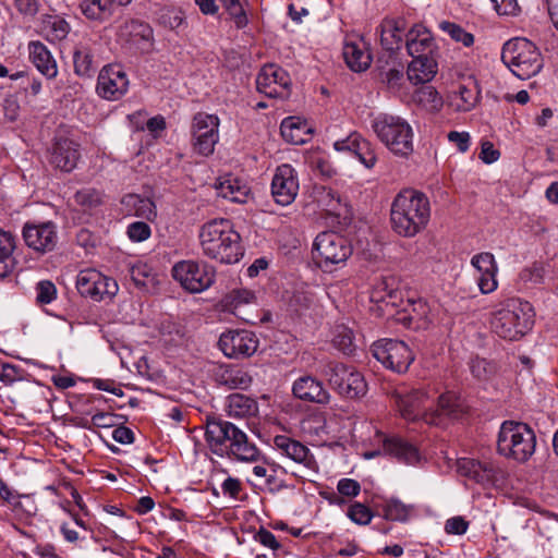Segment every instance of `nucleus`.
<instances>
[{
	"label": "nucleus",
	"mask_w": 558,
	"mask_h": 558,
	"mask_svg": "<svg viewBox=\"0 0 558 558\" xmlns=\"http://www.w3.org/2000/svg\"><path fill=\"white\" fill-rule=\"evenodd\" d=\"M436 391L426 388H416L407 391H397L393 395L396 405L402 418L408 422H424L428 425H442L446 420H456L462 413L460 400L452 392H445L437 397Z\"/></svg>",
	"instance_id": "f257e3e1"
},
{
	"label": "nucleus",
	"mask_w": 558,
	"mask_h": 558,
	"mask_svg": "<svg viewBox=\"0 0 558 558\" xmlns=\"http://www.w3.org/2000/svg\"><path fill=\"white\" fill-rule=\"evenodd\" d=\"M205 440L213 453L242 462H256L260 451L247 435L233 423L216 416L206 418Z\"/></svg>",
	"instance_id": "f03ea898"
},
{
	"label": "nucleus",
	"mask_w": 558,
	"mask_h": 558,
	"mask_svg": "<svg viewBox=\"0 0 558 558\" xmlns=\"http://www.w3.org/2000/svg\"><path fill=\"white\" fill-rule=\"evenodd\" d=\"M430 203L426 194L413 189L399 192L390 207V223L393 232L402 238H414L430 219Z\"/></svg>",
	"instance_id": "7ed1b4c3"
},
{
	"label": "nucleus",
	"mask_w": 558,
	"mask_h": 558,
	"mask_svg": "<svg viewBox=\"0 0 558 558\" xmlns=\"http://www.w3.org/2000/svg\"><path fill=\"white\" fill-rule=\"evenodd\" d=\"M204 255L222 264H235L243 256L241 236L229 219H213L201 228Z\"/></svg>",
	"instance_id": "20e7f679"
},
{
	"label": "nucleus",
	"mask_w": 558,
	"mask_h": 558,
	"mask_svg": "<svg viewBox=\"0 0 558 558\" xmlns=\"http://www.w3.org/2000/svg\"><path fill=\"white\" fill-rule=\"evenodd\" d=\"M534 311L527 301L508 299L492 313L490 328L500 338L518 340L532 328Z\"/></svg>",
	"instance_id": "39448f33"
},
{
	"label": "nucleus",
	"mask_w": 558,
	"mask_h": 558,
	"mask_svg": "<svg viewBox=\"0 0 558 558\" xmlns=\"http://www.w3.org/2000/svg\"><path fill=\"white\" fill-rule=\"evenodd\" d=\"M501 60L520 80H529L543 69L538 48L523 37H515L504 44Z\"/></svg>",
	"instance_id": "423d86ee"
},
{
	"label": "nucleus",
	"mask_w": 558,
	"mask_h": 558,
	"mask_svg": "<svg viewBox=\"0 0 558 558\" xmlns=\"http://www.w3.org/2000/svg\"><path fill=\"white\" fill-rule=\"evenodd\" d=\"M536 437L525 423L505 421L497 437L499 454L519 462L527 461L535 452Z\"/></svg>",
	"instance_id": "0eeeda50"
},
{
	"label": "nucleus",
	"mask_w": 558,
	"mask_h": 558,
	"mask_svg": "<svg viewBox=\"0 0 558 558\" xmlns=\"http://www.w3.org/2000/svg\"><path fill=\"white\" fill-rule=\"evenodd\" d=\"M372 128L379 141L396 156L408 157L413 151V130L398 116L379 114Z\"/></svg>",
	"instance_id": "6e6552de"
},
{
	"label": "nucleus",
	"mask_w": 558,
	"mask_h": 558,
	"mask_svg": "<svg viewBox=\"0 0 558 558\" xmlns=\"http://www.w3.org/2000/svg\"><path fill=\"white\" fill-rule=\"evenodd\" d=\"M352 252L350 241L335 231L319 233L313 243V257L323 268L344 264Z\"/></svg>",
	"instance_id": "1a4fd4ad"
},
{
	"label": "nucleus",
	"mask_w": 558,
	"mask_h": 558,
	"mask_svg": "<svg viewBox=\"0 0 558 558\" xmlns=\"http://www.w3.org/2000/svg\"><path fill=\"white\" fill-rule=\"evenodd\" d=\"M76 289L82 296L90 298L95 302H110L117 295L119 286L114 279L88 268L78 272Z\"/></svg>",
	"instance_id": "9d476101"
},
{
	"label": "nucleus",
	"mask_w": 558,
	"mask_h": 558,
	"mask_svg": "<svg viewBox=\"0 0 558 558\" xmlns=\"http://www.w3.org/2000/svg\"><path fill=\"white\" fill-rule=\"evenodd\" d=\"M372 352L386 368L399 374L407 372L414 360L411 349L401 340L380 339L373 343Z\"/></svg>",
	"instance_id": "9b49d317"
},
{
	"label": "nucleus",
	"mask_w": 558,
	"mask_h": 558,
	"mask_svg": "<svg viewBox=\"0 0 558 558\" xmlns=\"http://www.w3.org/2000/svg\"><path fill=\"white\" fill-rule=\"evenodd\" d=\"M191 135L194 153L204 157L211 155L219 141V118L205 112L196 113L192 121Z\"/></svg>",
	"instance_id": "f8f14e48"
},
{
	"label": "nucleus",
	"mask_w": 558,
	"mask_h": 558,
	"mask_svg": "<svg viewBox=\"0 0 558 558\" xmlns=\"http://www.w3.org/2000/svg\"><path fill=\"white\" fill-rule=\"evenodd\" d=\"M172 276L185 290L192 293L206 290L215 280V271L211 267L193 260L177 263L172 268Z\"/></svg>",
	"instance_id": "ddd939ff"
},
{
	"label": "nucleus",
	"mask_w": 558,
	"mask_h": 558,
	"mask_svg": "<svg viewBox=\"0 0 558 558\" xmlns=\"http://www.w3.org/2000/svg\"><path fill=\"white\" fill-rule=\"evenodd\" d=\"M290 86L288 72L276 64L264 65L256 77L257 90L270 98H288Z\"/></svg>",
	"instance_id": "4468645a"
},
{
	"label": "nucleus",
	"mask_w": 558,
	"mask_h": 558,
	"mask_svg": "<svg viewBox=\"0 0 558 558\" xmlns=\"http://www.w3.org/2000/svg\"><path fill=\"white\" fill-rule=\"evenodd\" d=\"M218 345L227 357L242 359L256 352L258 339L248 330H228L221 333Z\"/></svg>",
	"instance_id": "2eb2a0df"
},
{
	"label": "nucleus",
	"mask_w": 558,
	"mask_h": 558,
	"mask_svg": "<svg viewBox=\"0 0 558 558\" xmlns=\"http://www.w3.org/2000/svg\"><path fill=\"white\" fill-rule=\"evenodd\" d=\"M299 189L296 170L289 163L278 166L271 180V195L275 202L281 206L292 204Z\"/></svg>",
	"instance_id": "dca6fc26"
},
{
	"label": "nucleus",
	"mask_w": 558,
	"mask_h": 558,
	"mask_svg": "<svg viewBox=\"0 0 558 558\" xmlns=\"http://www.w3.org/2000/svg\"><path fill=\"white\" fill-rule=\"evenodd\" d=\"M97 93L107 100H118L129 89V78L121 65L108 64L104 66L97 78Z\"/></svg>",
	"instance_id": "f3484780"
},
{
	"label": "nucleus",
	"mask_w": 558,
	"mask_h": 558,
	"mask_svg": "<svg viewBox=\"0 0 558 558\" xmlns=\"http://www.w3.org/2000/svg\"><path fill=\"white\" fill-rule=\"evenodd\" d=\"M25 244L40 253L50 252L54 248L58 234L56 226L48 221L43 223L26 222L22 230Z\"/></svg>",
	"instance_id": "a211bd4d"
},
{
	"label": "nucleus",
	"mask_w": 558,
	"mask_h": 558,
	"mask_svg": "<svg viewBox=\"0 0 558 558\" xmlns=\"http://www.w3.org/2000/svg\"><path fill=\"white\" fill-rule=\"evenodd\" d=\"M333 148L353 155L367 169H372L377 161L373 145L357 132H351L345 138L336 141Z\"/></svg>",
	"instance_id": "6ab92c4d"
},
{
	"label": "nucleus",
	"mask_w": 558,
	"mask_h": 558,
	"mask_svg": "<svg viewBox=\"0 0 558 558\" xmlns=\"http://www.w3.org/2000/svg\"><path fill=\"white\" fill-rule=\"evenodd\" d=\"M274 447L284 457L311 471L318 469L316 459L311 450L300 442L286 435H277L274 438Z\"/></svg>",
	"instance_id": "aec40b11"
},
{
	"label": "nucleus",
	"mask_w": 558,
	"mask_h": 558,
	"mask_svg": "<svg viewBox=\"0 0 558 558\" xmlns=\"http://www.w3.org/2000/svg\"><path fill=\"white\" fill-rule=\"evenodd\" d=\"M342 53L347 65L354 72L365 71L372 63L366 43L357 36L345 37Z\"/></svg>",
	"instance_id": "412c9836"
},
{
	"label": "nucleus",
	"mask_w": 558,
	"mask_h": 558,
	"mask_svg": "<svg viewBox=\"0 0 558 558\" xmlns=\"http://www.w3.org/2000/svg\"><path fill=\"white\" fill-rule=\"evenodd\" d=\"M80 145L66 137L56 140L50 162L64 172H71L77 165L80 159Z\"/></svg>",
	"instance_id": "4be33fe9"
},
{
	"label": "nucleus",
	"mask_w": 558,
	"mask_h": 558,
	"mask_svg": "<svg viewBox=\"0 0 558 558\" xmlns=\"http://www.w3.org/2000/svg\"><path fill=\"white\" fill-rule=\"evenodd\" d=\"M292 392L295 398L306 402L327 404L330 401V393L324 388L323 383L312 376L298 378L293 383Z\"/></svg>",
	"instance_id": "5701e85b"
},
{
	"label": "nucleus",
	"mask_w": 558,
	"mask_h": 558,
	"mask_svg": "<svg viewBox=\"0 0 558 558\" xmlns=\"http://www.w3.org/2000/svg\"><path fill=\"white\" fill-rule=\"evenodd\" d=\"M215 189L220 197L236 204H245L251 195L248 184L232 174L218 178Z\"/></svg>",
	"instance_id": "b1692460"
},
{
	"label": "nucleus",
	"mask_w": 558,
	"mask_h": 558,
	"mask_svg": "<svg viewBox=\"0 0 558 558\" xmlns=\"http://www.w3.org/2000/svg\"><path fill=\"white\" fill-rule=\"evenodd\" d=\"M434 48V39L423 25H414L408 32L407 50L412 58L433 57Z\"/></svg>",
	"instance_id": "393cba45"
},
{
	"label": "nucleus",
	"mask_w": 558,
	"mask_h": 558,
	"mask_svg": "<svg viewBox=\"0 0 558 558\" xmlns=\"http://www.w3.org/2000/svg\"><path fill=\"white\" fill-rule=\"evenodd\" d=\"M383 449L386 453L405 464H416L421 460L418 449L400 437L386 438L383 442Z\"/></svg>",
	"instance_id": "a878e982"
},
{
	"label": "nucleus",
	"mask_w": 558,
	"mask_h": 558,
	"mask_svg": "<svg viewBox=\"0 0 558 558\" xmlns=\"http://www.w3.org/2000/svg\"><path fill=\"white\" fill-rule=\"evenodd\" d=\"M480 88L476 81L469 77L459 84L458 89L451 98V105L457 111L468 112L472 110L480 100Z\"/></svg>",
	"instance_id": "bb28decb"
},
{
	"label": "nucleus",
	"mask_w": 558,
	"mask_h": 558,
	"mask_svg": "<svg viewBox=\"0 0 558 558\" xmlns=\"http://www.w3.org/2000/svg\"><path fill=\"white\" fill-rule=\"evenodd\" d=\"M215 379L229 389H246L252 384V377L246 371L230 365L219 366L215 373Z\"/></svg>",
	"instance_id": "cd10ccee"
},
{
	"label": "nucleus",
	"mask_w": 558,
	"mask_h": 558,
	"mask_svg": "<svg viewBox=\"0 0 558 558\" xmlns=\"http://www.w3.org/2000/svg\"><path fill=\"white\" fill-rule=\"evenodd\" d=\"M457 471L475 483L485 484L494 477V469L488 463H482L474 459L461 458L457 462Z\"/></svg>",
	"instance_id": "c85d7f7f"
},
{
	"label": "nucleus",
	"mask_w": 558,
	"mask_h": 558,
	"mask_svg": "<svg viewBox=\"0 0 558 558\" xmlns=\"http://www.w3.org/2000/svg\"><path fill=\"white\" fill-rule=\"evenodd\" d=\"M437 68L434 57L413 58L408 65V80L415 85L427 83L435 77Z\"/></svg>",
	"instance_id": "c756f323"
},
{
	"label": "nucleus",
	"mask_w": 558,
	"mask_h": 558,
	"mask_svg": "<svg viewBox=\"0 0 558 558\" xmlns=\"http://www.w3.org/2000/svg\"><path fill=\"white\" fill-rule=\"evenodd\" d=\"M28 48L36 69L47 78H53L58 73L57 62L47 47L40 41H32Z\"/></svg>",
	"instance_id": "7c9ffc66"
},
{
	"label": "nucleus",
	"mask_w": 558,
	"mask_h": 558,
	"mask_svg": "<svg viewBox=\"0 0 558 558\" xmlns=\"http://www.w3.org/2000/svg\"><path fill=\"white\" fill-rule=\"evenodd\" d=\"M120 36L131 45L144 48L150 45L153 29L147 23L131 20L121 27Z\"/></svg>",
	"instance_id": "2f4dec72"
},
{
	"label": "nucleus",
	"mask_w": 558,
	"mask_h": 558,
	"mask_svg": "<svg viewBox=\"0 0 558 558\" xmlns=\"http://www.w3.org/2000/svg\"><path fill=\"white\" fill-rule=\"evenodd\" d=\"M16 247L15 236L0 228V279L8 277L15 268L13 256Z\"/></svg>",
	"instance_id": "473e14b6"
},
{
	"label": "nucleus",
	"mask_w": 558,
	"mask_h": 558,
	"mask_svg": "<svg viewBox=\"0 0 558 558\" xmlns=\"http://www.w3.org/2000/svg\"><path fill=\"white\" fill-rule=\"evenodd\" d=\"M282 137L293 145H301L307 142L310 129L307 124L295 117L284 118L280 125Z\"/></svg>",
	"instance_id": "72a5a7b5"
},
{
	"label": "nucleus",
	"mask_w": 558,
	"mask_h": 558,
	"mask_svg": "<svg viewBox=\"0 0 558 558\" xmlns=\"http://www.w3.org/2000/svg\"><path fill=\"white\" fill-rule=\"evenodd\" d=\"M73 63L74 72L78 76L92 77L96 72L94 52L87 44L80 43L75 46Z\"/></svg>",
	"instance_id": "f704fd0d"
},
{
	"label": "nucleus",
	"mask_w": 558,
	"mask_h": 558,
	"mask_svg": "<svg viewBox=\"0 0 558 558\" xmlns=\"http://www.w3.org/2000/svg\"><path fill=\"white\" fill-rule=\"evenodd\" d=\"M70 24L60 15H44L41 20V33L50 41H61L70 33Z\"/></svg>",
	"instance_id": "c9c22d12"
},
{
	"label": "nucleus",
	"mask_w": 558,
	"mask_h": 558,
	"mask_svg": "<svg viewBox=\"0 0 558 558\" xmlns=\"http://www.w3.org/2000/svg\"><path fill=\"white\" fill-rule=\"evenodd\" d=\"M257 410V404L254 399L241 395L233 393L228 397L227 412L231 417H246L254 414Z\"/></svg>",
	"instance_id": "e433bc0d"
},
{
	"label": "nucleus",
	"mask_w": 558,
	"mask_h": 558,
	"mask_svg": "<svg viewBox=\"0 0 558 558\" xmlns=\"http://www.w3.org/2000/svg\"><path fill=\"white\" fill-rule=\"evenodd\" d=\"M380 43L388 51L400 49L402 43V27L395 20H385L380 24Z\"/></svg>",
	"instance_id": "4c0bfd02"
},
{
	"label": "nucleus",
	"mask_w": 558,
	"mask_h": 558,
	"mask_svg": "<svg viewBox=\"0 0 558 558\" xmlns=\"http://www.w3.org/2000/svg\"><path fill=\"white\" fill-rule=\"evenodd\" d=\"M81 10L88 20L97 22L108 21L113 13L110 0H83Z\"/></svg>",
	"instance_id": "58836bf2"
},
{
	"label": "nucleus",
	"mask_w": 558,
	"mask_h": 558,
	"mask_svg": "<svg viewBox=\"0 0 558 558\" xmlns=\"http://www.w3.org/2000/svg\"><path fill=\"white\" fill-rule=\"evenodd\" d=\"M366 389L367 386L363 375L352 367L344 383L336 391L345 398L354 399L364 396Z\"/></svg>",
	"instance_id": "ea45409f"
},
{
	"label": "nucleus",
	"mask_w": 558,
	"mask_h": 558,
	"mask_svg": "<svg viewBox=\"0 0 558 558\" xmlns=\"http://www.w3.org/2000/svg\"><path fill=\"white\" fill-rule=\"evenodd\" d=\"M122 203L130 207L135 216L153 220L157 216L156 206L150 198L136 194H129L123 197Z\"/></svg>",
	"instance_id": "a19ab883"
},
{
	"label": "nucleus",
	"mask_w": 558,
	"mask_h": 558,
	"mask_svg": "<svg viewBox=\"0 0 558 558\" xmlns=\"http://www.w3.org/2000/svg\"><path fill=\"white\" fill-rule=\"evenodd\" d=\"M80 412L92 416L90 420L82 417L77 423L78 426L86 429H92V427L110 428L117 425L119 418V415L110 412L99 411L93 413L90 410H80Z\"/></svg>",
	"instance_id": "79ce46f5"
},
{
	"label": "nucleus",
	"mask_w": 558,
	"mask_h": 558,
	"mask_svg": "<svg viewBox=\"0 0 558 558\" xmlns=\"http://www.w3.org/2000/svg\"><path fill=\"white\" fill-rule=\"evenodd\" d=\"M352 367L342 363L330 361L320 367V375L325 377L332 389L344 383Z\"/></svg>",
	"instance_id": "37998d69"
},
{
	"label": "nucleus",
	"mask_w": 558,
	"mask_h": 558,
	"mask_svg": "<svg viewBox=\"0 0 558 558\" xmlns=\"http://www.w3.org/2000/svg\"><path fill=\"white\" fill-rule=\"evenodd\" d=\"M392 286V278L380 279L372 290L371 300L387 305H396L395 300L398 298L399 292Z\"/></svg>",
	"instance_id": "c03bdc74"
},
{
	"label": "nucleus",
	"mask_w": 558,
	"mask_h": 558,
	"mask_svg": "<svg viewBox=\"0 0 558 558\" xmlns=\"http://www.w3.org/2000/svg\"><path fill=\"white\" fill-rule=\"evenodd\" d=\"M415 101L429 112H437L442 108L444 100L433 86H424L414 95Z\"/></svg>",
	"instance_id": "a18cd8bd"
},
{
	"label": "nucleus",
	"mask_w": 558,
	"mask_h": 558,
	"mask_svg": "<svg viewBox=\"0 0 558 558\" xmlns=\"http://www.w3.org/2000/svg\"><path fill=\"white\" fill-rule=\"evenodd\" d=\"M223 302L233 314L238 315L236 311L241 306L256 302V295L245 288L233 289L225 296Z\"/></svg>",
	"instance_id": "49530a36"
},
{
	"label": "nucleus",
	"mask_w": 558,
	"mask_h": 558,
	"mask_svg": "<svg viewBox=\"0 0 558 558\" xmlns=\"http://www.w3.org/2000/svg\"><path fill=\"white\" fill-rule=\"evenodd\" d=\"M413 508L407 506L398 499H390L384 507V515L387 520L391 521H407Z\"/></svg>",
	"instance_id": "de8ad7c7"
},
{
	"label": "nucleus",
	"mask_w": 558,
	"mask_h": 558,
	"mask_svg": "<svg viewBox=\"0 0 558 558\" xmlns=\"http://www.w3.org/2000/svg\"><path fill=\"white\" fill-rule=\"evenodd\" d=\"M74 201L84 209H92L101 204V193L93 187H84L74 194Z\"/></svg>",
	"instance_id": "09e8293b"
},
{
	"label": "nucleus",
	"mask_w": 558,
	"mask_h": 558,
	"mask_svg": "<svg viewBox=\"0 0 558 558\" xmlns=\"http://www.w3.org/2000/svg\"><path fill=\"white\" fill-rule=\"evenodd\" d=\"M410 306L412 310L409 312V318L410 320L415 322V328H427L432 323L428 305L418 300L413 302Z\"/></svg>",
	"instance_id": "8fccbe9b"
},
{
	"label": "nucleus",
	"mask_w": 558,
	"mask_h": 558,
	"mask_svg": "<svg viewBox=\"0 0 558 558\" xmlns=\"http://www.w3.org/2000/svg\"><path fill=\"white\" fill-rule=\"evenodd\" d=\"M440 28L446 32L453 40L462 43L465 47L473 44L474 37L471 33L465 32L460 25L444 21L440 23Z\"/></svg>",
	"instance_id": "3c124183"
},
{
	"label": "nucleus",
	"mask_w": 558,
	"mask_h": 558,
	"mask_svg": "<svg viewBox=\"0 0 558 558\" xmlns=\"http://www.w3.org/2000/svg\"><path fill=\"white\" fill-rule=\"evenodd\" d=\"M36 301L40 305L50 304L57 299V288L50 280H41L36 287Z\"/></svg>",
	"instance_id": "603ef678"
},
{
	"label": "nucleus",
	"mask_w": 558,
	"mask_h": 558,
	"mask_svg": "<svg viewBox=\"0 0 558 558\" xmlns=\"http://www.w3.org/2000/svg\"><path fill=\"white\" fill-rule=\"evenodd\" d=\"M471 265L476 269L478 274L498 270V265L496 263L495 256L489 252H482L475 254L471 258Z\"/></svg>",
	"instance_id": "864d4df0"
},
{
	"label": "nucleus",
	"mask_w": 558,
	"mask_h": 558,
	"mask_svg": "<svg viewBox=\"0 0 558 558\" xmlns=\"http://www.w3.org/2000/svg\"><path fill=\"white\" fill-rule=\"evenodd\" d=\"M221 2L238 28H243L247 25L248 20L240 0H221Z\"/></svg>",
	"instance_id": "5fc2aeb1"
},
{
	"label": "nucleus",
	"mask_w": 558,
	"mask_h": 558,
	"mask_svg": "<svg viewBox=\"0 0 558 558\" xmlns=\"http://www.w3.org/2000/svg\"><path fill=\"white\" fill-rule=\"evenodd\" d=\"M347 515L356 524L366 525L371 522L373 513L368 507L361 502H354L348 509Z\"/></svg>",
	"instance_id": "6e6d98bb"
},
{
	"label": "nucleus",
	"mask_w": 558,
	"mask_h": 558,
	"mask_svg": "<svg viewBox=\"0 0 558 558\" xmlns=\"http://www.w3.org/2000/svg\"><path fill=\"white\" fill-rule=\"evenodd\" d=\"M131 278L138 288H147L154 281L151 268L145 264L135 265L131 268Z\"/></svg>",
	"instance_id": "4d7b16f0"
},
{
	"label": "nucleus",
	"mask_w": 558,
	"mask_h": 558,
	"mask_svg": "<svg viewBox=\"0 0 558 558\" xmlns=\"http://www.w3.org/2000/svg\"><path fill=\"white\" fill-rule=\"evenodd\" d=\"M126 233L131 241L143 242L150 236L151 230L146 222L135 221L128 226Z\"/></svg>",
	"instance_id": "13d9d810"
},
{
	"label": "nucleus",
	"mask_w": 558,
	"mask_h": 558,
	"mask_svg": "<svg viewBox=\"0 0 558 558\" xmlns=\"http://www.w3.org/2000/svg\"><path fill=\"white\" fill-rule=\"evenodd\" d=\"M381 81L387 85L389 89L400 90L403 81V70L398 68L388 69L385 72H381Z\"/></svg>",
	"instance_id": "bf43d9fd"
},
{
	"label": "nucleus",
	"mask_w": 558,
	"mask_h": 558,
	"mask_svg": "<svg viewBox=\"0 0 558 558\" xmlns=\"http://www.w3.org/2000/svg\"><path fill=\"white\" fill-rule=\"evenodd\" d=\"M335 345L344 354H351L354 350L353 333L350 329L342 327L333 338Z\"/></svg>",
	"instance_id": "052dcab7"
},
{
	"label": "nucleus",
	"mask_w": 558,
	"mask_h": 558,
	"mask_svg": "<svg viewBox=\"0 0 558 558\" xmlns=\"http://www.w3.org/2000/svg\"><path fill=\"white\" fill-rule=\"evenodd\" d=\"M497 272H498V270H492V271L478 274L477 284H478L480 291L483 294L492 293L497 289V287H498V282H497V278H496Z\"/></svg>",
	"instance_id": "680f3d73"
},
{
	"label": "nucleus",
	"mask_w": 558,
	"mask_h": 558,
	"mask_svg": "<svg viewBox=\"0 0 558 558\" xmlns=\"http://www.w3.org/2000/svg\"><path fill=\"white\" fill-rule=\"evenodd\" d=\"M337 490L342 497L353 498L361 492V485L353 478H341L337 484Z\"/></svg>",
	"instance_id": "e2e57ef3"
},
{
	"label": "nucleus",
	"mask_w": 558,
	"mask_h": 558,
	"mask_svg": "<svg viewBox=\"0 0 558 558\" xmlns=\"http://www.w3.org/2000/svg\"><path fill=\"white\" fill-rule=\"evenodd\" d=\"M243 489L241 481L236 477H227L221 484V490L225 496L239 500V495Z\"/></svg>",
	"instance_id": "0e129e2a"
},
{
	"label": "nucleus",
	"mask_w": 558,
	"mask_h": 558,
	"mask_svg": "<svg viewBox=\"0 0 558 558\" xmlns=\"http://www.w3.org/2000/svg\"><path fill=\"white\" fill-rule=\"evenodd\" d=\"M469 527V522L464 520L462 517H452L448 519L445 523V531L448 534L453 535H463L466 533Z\"/></svg>",
	"instance_id": "69168bd1"
},
{
	"label": "nucleus",
	"mask_w": 558,
	"mask_h": 558,
	"mask_svg": "<svg viewBox=\"0 0 558 558\" xmlns=\"http://www.w3.org/2000/svg\"><path fill=\"white\" fill-rule=\"evenodd\" d=\"M499 15H517L520 7L517 0H492Z\"/></svg>",
	"instance_id": "338daca9"
},
{
	"label": "nucleus",
	"mask_w": 558,
	"mask_h": 558,
	"mask_svg": "<svg viewBox=\"0 0 558 558\" xmlns=\"http://www.w3.org/2000/svg\"><path fill=\"white\" fill-rule=\"evenodd\" d=\"M448 141L457 145L459 151L465 153L470 147V134L468 132L451 131L447 135Z\"/></svg>",
	"instance_id": "774afa93"
}]
</instances>
